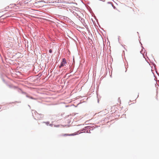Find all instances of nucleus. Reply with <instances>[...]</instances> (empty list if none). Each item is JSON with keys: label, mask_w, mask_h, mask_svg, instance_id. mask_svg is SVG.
<instances>
[{"label": "nucleus", "mask_w": 159, "mask_h": 159, "mask_svg": "<svg viewBox=\"0 0 159 159\" xmlns=\"http://www.w3.org/2000/svg\"><path fill=\"white\" fill-rule=\"evenodd\" d=\"M67 63L66 61V60L65 58L63 59L62 61L61 62L60 66H59V68H61L62 67L66 65Z\"/></svg>", "instance_id": "nucleus-1"}, {"label": "nucleus", "mask_w": 159, "mask_h": 159, "mask_svg": "<svg viewBox=\"0 0 159 159\" xmlns=\"http://www.w3.org/2000/svg\"><path fill=\"white\" fill-rule=\"evenodd\" d=\"M25 3H28V2H26V1H25Z\"/></svg>", "instance_id": "nucleus-6"}, {"label": "nucleus", "mask_w": 159, "mask_h": 159, "mask_svg": "<svg viewBox=\"0 0 159 159\" xmlns=\"http://www.w3.org/2000/svg\"><path fill=\"white\" fill-rule=\"evenodd\" d=\"M49 52L50 53L52 52V50L51 49H50L49 50Z\"/></svg>", "instance_id": "nucleus-4"}, {"label": "nucleus", "mask_w": 159, "mask_h": 159, "mask_svg": "<svg viewBox=\"0 0 159 159\" xmlns=\"http://www.w3.org/2000/svg\"><path fill=\"white\" fill-rule=\"evenodd\" d=\"M109 7H110L111 8H112V5L111 4H110Z\"/></svg>", "instance_id": "nucleus-5"}, {"label": "nucleus", "mask_w": 159, "mask_h": 159, "mask_svg": "<svg viewBox=\"0 0 159 159\" xmlns=\"http://www.w3.org/2000/svg\"><path fill=\"white\" fill-rule=\"evenodd\" d=\"M117 108L116 106H113L111 107V111L112 112V113H115L116 110V109H117Z\"/></svg>", "instance_id": "nucleus-2"}, {"label": "nucleus", "mask_w": 159, "mask_h": 159, "mask_svg": "<svg viewBox=\"0 0 159 159\" xmlns=\"http://www.w3.org/2000/svg\"><path fill=\"white\" fill-rule=\"evenodd\" d=\"M74 135L73 134H63L60 135L61 136H72Z\"/></svg>", "instance_id": "nucleus-3"}]
</instances>
